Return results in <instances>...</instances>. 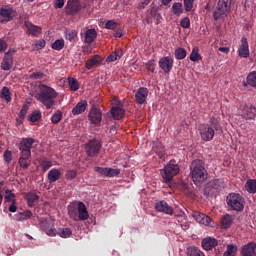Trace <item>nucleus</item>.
<instances>
[{
    "instance_id": "1",
    "label": "nucleus",
    "mask_w": 256,
    "mask_h": 256,
    "mask_svg": "<svg viewBox=\"0 0 256 256\" xmlns=\"http://www.w3.org/2000/svg\"><path fill=\"white\" fill-rule=\"evenodd\" d=\"M198 133L202 141H213L217 133H223V127L221 126L219 117L212 116L208 124H200L198 126Z\"/></svg>"
},
{
    "instance_id": "2",
    "label": "nucleus",
    "mask_w": 256,
    "mask_h": 256,
    "mask_svg": "<svg viewBox=\"0 0 256 256\" xmlns=\"http://www.w3.org/2000/svg\"><path fill=\"white\" fill-rule=\"evenodd\" d=\"M35 97L39 103L43 104L44 107L49 110L53 109V107L57 105L56 99L59 97V92H57L56 89L51 86L41 84Z\"/></svg>"
},
{
    "instance_id": "3",
    "label": "nucleus",
    "mask_w": 256,
    "mask_h": 256,
    "mask_svg": "<svg viewBox=\"0 0 256 256\" xmlns=\"http://www.w3.org/2000/svg\"><path fill=\"white\" fill-rule=\"evenodd\" d=\"M190 175L197 186L201 185V183L207 179L208 175L207 169L205 168V162L200 159L194 160L190 164Z\"/></svg>"
},
{
    "instance_id": "4",
    "label": "nucleus",
    "mask_w": 256,
    "mask_h": 256,
    "mask_svg": "<svg viewBox=\"0 0 256 256\" xmlns=\"http://www.w3.org/2000/svg\"><path fill=\"white\" fill-rule=\"evenodd\" d=\"M35 143V139L33 138H24L19 144L20 149V158L19 165L22 169L29 168V157H31V147Z\"/></svg>"
},
{
    "instance_id": "5",
    "label": "nucleus",
    "mask_w": 256,
    "mask_h": 256,
    "mask_svg": "<svg viewBox=\"0 0 256 256\" xmlns=\"http://www.w3.org/2000/svg\"><path fill=\"white\" fill-rule=\"evenodd\" d=\"M68 215L73 221H87L89 219V211L85 203H72L68 206Z\"/></svg>"
},
{
    "instance_id": "6",
    "label": "nucleus",
    "mask_w": 256,
    "mask_h": 256,
    "mask_svg": "<svg viewBox=\"0 0 256 256\" xmlns=\"http://www.w3.org/2000/svg\"><path fill=\"white\" fill-rule=\"evenodd\" d=\"M226 203L233 211H243L245 209V199L239 193L228 194Z\"/></svg>"
},
{
    "instance_id": "7",
    "label": "nucleus",
    "mask_w": 256,
    "mask_h": 256,
    "mask_svg": "<svg viewBox=\"0 0 256 256\" xmlns=\"http://www.w3.org/2000/svg\"><path fill=\"white\" fill-rule=\"evenodd\" d=\"M181 169L179 168V164L175 163V161L171 160L164 169L160 170L163 180L166 183H171L173 181V177L178 175Z\"/></svg>"
},
{
    "instance_id": "8",
    "label": "nucleus",
    "mask_w": 256,
    "mask_h": 256,
    "mask_svg": "<svg viewBox=\"0 0 256 256\" xmlns=\"http://www.w3.org/2000/svg\"><path fill=\"white\" fill-rule=\"evenodd\" d=\"M229 11H231V0H219L217 9L213 12L214 20L219 21L221 17H226Z\"/></svg>"
},
{
    "instance_id": "9",
    "label": "nucleus",
    "mask_w": 256,
    "mask_h": 256,
    "mask_svg": "<svg viewBox=\"0 0 256 256\" xmlns=\"http://www.w3.org/2000/svg\"><path fill=\"white\" fill-rule=\"evenodd\" d=\"M17 17V10L11 5L0 7V23H9Z\"/></svg>"
},
{
    "instance_id": "10",
    "label": "nucleus",
    "mask_w": 256,
    "mask_h": 256,
    "mask_svg": "<svg viewBox=\"0 0 256 256\" xmlns=\"http://www.w3.org/2000/svg\"><path fill=\"white\" fill-rule=\"evenodd\" d=\"M239 113L246 121H251L256 117V108L253 106L242 105L239 108Z\"/></svg>"
},
{
    "instance_id": "11",
    "label": "nucleus",
    "mask_w": 256,
    "mask_h": 256,
    "mask_svg": "<svg viewBox=\"0 0 256 256\" xmlns=\"http://www.w3.org/2000/svg\"><path fill=\"white\" fill-rule=\"evenodd\" d=\"M85 149L88 157H95L101 151V143L97 140H90L86 144Z\"/></svg>"
},
{
    "instance_id": "12",
    "label": "nucleus",
    "mask_w": 256,
    "mask_h": 256,
    "mask_svg": "<svg viewBox=\"0 0 256 256\" xmlns=\"http://www.w3.org/2000/svg\"><path fill=\"white\" fill-rule=\"evenodd\" d=\"M83 6L79 0H68L65 6V12L67 15H77L78 11H81Z\"/></svg>"
},
{
    "instance_id": "13",
    "label": "nucleus",
    "mask_w": 256,
    "mask_h": 256,
    "mask_svg": "<svg viewBox=\"0 0 256 256\" xmlns=\"http://www.w3.org/2000/svg\"><path fill=\"white\" fill-rule=\"evenodd\" d=\"M88 119L93 125H99L103 119V115L99 108L92 107L88 114Z\"/></svg>"
},
{
    "instance_id": "14",
    "label": "nucleus",
    "mask_w": 256,
    "mask_h": 256,
    "mask_svg": "<svg viewBox=\"0 0 256 256\" xmlns=\"http://www.w3.org/2000/svg\"><path fill=\"white\" fill-rule=\"evenodd\" d=\"M158 65L164 73H171V69H173V58H171V56L162 57Z\"/></svg>"
},
{
    "instance_id": "15",
    "label": "nucleus",
    "mask_w": 256,
    "mask_h": 256,
    "mask_svg": "<svg viewBox=\"0 0 256 256\" xmlns=\"http://www.w3.org/2000/svg\"><path fill=\"white\" fill-rule=\"evenodd\" d=\"M40 227L48 237H55L57 235V229H55V226L49 220H42Z\"/></svg>"
},
{
    "instance_id": "16",
    "label": "nucleus",
    "mask_w": 256,
    "mask_h": 256,
    "mask_svg": "<svg viewBox=\"0 0 256 256\" xmlns=\"http://www.w3.org/2000/svg\"><path fill=\"white\" fill-rule=\"evenodd\" d=\"M148 95H149V89H147L145 87H140L137 90V92L135 93L136 103L138 105H143V103H145V101H147Z\"/></svg>"
},
{
    "instance_id": "17",
    "label": "nucleus",
    "mask_w": 256,
    "mask_h": 256,
    "mask_svg": "<svg viewBox=\"0 0 256 256\" xmlns=\"http://www.w3.org/2000/svg\"><path fill=\"white\" fill-rule=\"evenodd\" d=\"M238 55L242 59L249 58V42H247V38L242 37L241 39V45L238 49Z\"/></svg>"
},
{
    "instance_id": "18",
    "label": "nucleus",
    "mask_w": 256,
    "mask_h": 256,
    "mask_svg": "<svg viewBox=\"0 0 256 256\" xmlns=\"http://www.w3.org/2000/svg\"><path fill=\"white\" fill-rule=\"evenodd\" d=\"M240 253L242 256H256V243L249 242L245 244L242 246Z\"/></svg>"
},
{
    "instance_id": "19",
    "label": "nucleus",
    "mask_w": 256,
    "mask_h": 256,
    "mask_svg": "<svg viewBox=\"0 0 256 256\" xmlns=\"http://www.w3.org/2000/svg\"><path fill=\"white\" fill-rule=\"evenodd\" d=\"M155 209L160 213H165L166 215H171L173 213V207L169 206V204L164 200L158 201L155 204Z\"/></svg>"
},
{
    "instance_id": "20",
    "label": "nucleus",
    "mask_w": 256,
    "mask_h": 256,
    "mask_svg": "<svg viewBox=\"0 0 256 256\" xmlns=\"http://www.w3.org/2000/svg\"><path fill=\"white\" fill-rule=\"evenodd\" d=\"M24 25L27 29L28 35H31L32 37H39V35H41V27L34 25L29 21H25Z\"/></svg>"
},
{
    "instance_id": "21",
    "label": "nucleus",
    "mask_w": 256,
    "mask_h": 256,
    "mask_svg": "<svg viewBox=\"0 0 256 256\" xmlns=\"http://www.w3.org/2000/svg\"><path fill=\"white\" fill-rule=\"evenodd\" d=\"M219 245V241L215 238L207 237L202 240V248L205 251H211L212 249H215Z\"/></svg>"
},
{
    "instance_id": "22",
    "label": "nucleus",
    "mask_w": 256,
    "mask_h": 256,
    "mask_svg": "<svg viewBox=\"0 0 256 256\" xmlns=\"http://www.w3.org/2000/svg\"><path fill=\"white\" fill-rule=\"evenodd\" d=\"M13 67V55H11L9 52H7L4 56V59L1 63V69L3 71H9Z\"/></svg>"
},
{
    "instance_id": "23",
    "label": "nucleus",
    "mask_w": 256,
    "mask_h": 256,
    "mask_svg": "<svg viewBox=\"0 0 256 256\" xmlns=\"http://www.w3.org/2000/svg\"><path fill=\"white\" fill-rule=\"evenodd\" d=\"M49 183H55L61 179V170L57 168H52L47 175Z\"/></svg>"
},
{
    "instance_id": "24",
    "label": "nucleus",
    "mask_w": 256,
    "mask_h": 256,
    "mask_svg": "<svg viewBox=\"0 0 256 256\" xmlns=\"http://www.w3.org/2000/svg\"><path fill=\"white\" fill-rule=\"evenodd\" d=\"M111 115L113 119H123V116L125 115V110L121 106L115 105L111 109Z\"/></svg>"
},
{
    "instance_id": "25",
    "label": "nucleus",
    "mask_w": 256,
    "mask_h": 256,
    "mask_svg": "<svg viewBox=\"0 0 256 256\" xmlns=\"http://www.w3.org/2000/svg\"><path fill=\"white\" fill-rule=\"evenodd\" d=\"M87 110V101L83 100L78 102L77 105L72 109L73 115H81V113H85Z\"/></svg>"
},
{
    "instance_id": "26",
    "label": "nucleus",
    "mask_w": 256,
    "mask_h": 256,
    "mask_svg": "<svg viewBox=\"0 0 256 256\" xmlns=\"http://www.w3.org/2000/svg\"><path fill=\"white\" fill-rule=\"evenodd\" d=\"M97 39V31L93 28L86 30L85 32V43L91 45Z\"/></svg>"
},
{
    "instance_id": "27",
    "label": "nucleus",
    "mask_w": 256,
    "mask_h": 256,
    "mask_svg": "<svg viewBox=\"0 0 256 256\" xmlns=\"http://www.w3.org/2000/svg\"><path fill=\"white\" fill-rule=\"evenodd\" d=\"M209 187L215 191H221V189L225 187V182H223V179H216L208 184V188Z\"/></svg>"
},
{
    "instance_id": "28",
    "label": "nucleus",
    "mask_w": 256,
    "mask_h": 256,
    "mask_svg": "<svg viewBox=\"0 0 256 256\" xmlns=\"http://www.w3.org/2000/svg\"><path fill=\"white\" fill-rule=\"evenodd\" d=\"M27 203L30 207H35V203L39 201V195L35 192H30L26 195Z\"/></svg>"
},
{
    "instance_id": "29",
    "label": "nucleus",
    "mask_w": 256,
    "mask_h": 256,
    "mask_svg": "<svg viewBox=\"0 0 256 256\" xmlns=\"http://www.w3.org/2000/svg\"><path fill=\"white\" fill-rule=\"evenodd\" d=\"M187 256H205V253L195 246H190L186 250Z\"/></svg>"
},
{
    "instance_id": "30",
    "label": "nucleus",
    "mask_w": 256,
    "mask_h": 256,
    "mask_svg": "<svg viewBox=\"0 0 256 256\" xmlns=\"http://www.w3.org/2000/svg\"><path fill=\"white\" fill-rule=\"evenodd\" d=\"M245 190L248 193L255 194L256 193V179H249L245 184Z\"/></svg>"
},
{
    "instance_id": "31",
    "label": "nucleus",
    "mask_w": 256,
    "mask_h": 256,
    "mask_svg": "<svg viewBox=\"0 0 256 256\" xmlns=\"http://www.w3.org/2000/svg\"><path fill=\"white\" fill-rule=\"evenodd\" d=\"M202 59L203 57L199 54V48L194 47L190 54V61H192V63H197V61H201Z\"/></svg>"
},
{
    "instance_id": "32",
    "label": "nucleus",
    "mask_w": 256,
    "mask_h": 256,
    "mask_svg": "<svg viewBox=\"0 0 256 256\" xmlns=\"http://www.w3.org/2000/svg\"><path fill=\"white\" fill-rule=\"evenodd\" d=\"M222 229H229V227H231V225L233 224V216L226 214L222 220Z\"/></svg>"
},
{
    "instance_id": "33",
    "label": "nucleus",
    "mask_w": 256,
    "mask_h": 256,
    "mask_svg": "<svg viewBox=\"0 0 256 256\" xmlns=\"http://www.w3.org/2000/svg\"><path fill=\"white\" fill-rule=\"evenodd\" d=\"M0 97L1 99H5V101L7 103H10L11 101V91L9 90V88L7 86H4L1 90L0 93Z\"/></svg>"
},
{
    "instance_id": "34",
    "label": "nucleus",
    "mask_w": 256,
    "mask_h": 256,
    "mask_svg": "<svg viewBox=\"0 0 256 256\" xmlns=\"http://www.w3.org/2000/svg\"><path fill=\"white\" fill-rule=\"evenodd\" d=\"M153 149L155 153H157L158 157H160V159H163V157L165 156V147H163V144L158 142L153 146Z\"/></svg>"
},
{
    "instance_id": "35",
    "label": "nucleus",
    "mask_w": 256,
    "mask_h": 256,
    "mask_svg": "<svg viewBox=\"0 0 256 256\" xmlns=\"http://www.w3.org/2000/svg\"><path fill=\"white\" fill-rule=\"evenodd\" d=\"M235 255H237V245L229 244L223 256H235Z\"/></svg>"
},
{
    "instance_id": "36",
    "label": "nucleus",
    "mask_w": 256,
    "mask_h": 256,
    "mask_svg": "<svg viewBox=\"0 0 256 256\" xmlns=\"http://www.w3.org/2000/svg\"><path fill=\"white\" fill-rule=\"evenodd\" d=\"M31 217H33L31 211L21 212L16 215V221H27V219H31Z\"/></svg>"
},
{
    "instance_id": "37",
    "label": "nucleus",
    "mask_w": 256,
    "mask_h": 256,
    "mask_svg": "<svg viewBox=\"0 0 256 256\" xmlns=\"http://www.w3.org/2000/svg\"><path fill=\"white\" fill-rule=\"evenodd\" d=\"M99 65V56H94L87 60L86 69H93V67H97Z\"/></svg>"
},
{
    "instance_id": "38",
    "label": "nucleus",
    "mask_w": 256,
    "mask_h": 256,
    "mask_svg": "<svg viewBox=\"0 0 256 256\" xmlns=\"http://www.w3.org/2000/svg\"><path fill=\"white\" fill-rule=\"evenodd\" d=\"M172 10H173L174 15H177V17L181 16L183 13V4L180 2H175L172 5Z\"/></svg>"
},
{
    "instance_id": "39",
    "label": "nucleus",
    "mask_w": 256,
    "mask_h": 256,
    "mask_svg": "<svg viewBox=\"0 0 256 256\" xmlns=\"http://www.w3.org/2000/svg\"><path fill=\"white\" fill-rule=\"evenodd\" d=\"M246 81L248 85H250L251 87H255L256 89V71L250 72L246 78Z\"/></svg>"
},
{
    "instance_id": "40",
    "label": "nucleus",
    "mask_w": 256,
    "mask_h": 256,
    "mask_svg": "<svg viewBox=\"0 0 256 256\" xmlns=\"http://www.w3.org/2000/svg\"><path fill=\"white\" fill-rule=\"evenodd\" d=\"M175 58L178 60L185 59L187 57V51L184 48H177L174 51Z\"/></svg>"
},
{
    "instance_id": "41",
    "label": "nucleus",
    "mask_w": 256,
    "mask_h": 256,
    "mask_svg": "<svg viewBox=\"0 0 256 256\" xmlns=\"http://www.w3.org/2000/svg\"><path fill=\"white\" fill-rule=\"evenodd\" d=\"M70 91H79V81L76 78H68Z\"/></svg>"
},
{
    "instance_id": "42",
    "label": "nucleus",
    "mask_w": 256,
    "mask_h": 256,
    "mask_svg": "<svg viewBox=\"0 0 256 256\" xmlns=\"http://www.w3.org/2000/svg\"><path fill=\"white\" fill-rule=\"evenodd\" d=\"M58 235L63 239H67L73 235V231L70 228H62L59 230Z\"/></svg>"
},
{
    "instance_id": "43",
    "label": "nucleus",
    "mask_w": 256,
    "mask_h": 256,
    "mask_svg": "<svg viewBox=\"0 0 256 256\" xmlns=\"http://www.w3.org/2000/svg\"><path fill=\"white\" fill-rule=\"evenodd\" d=\"M41 119V111L35 110L29 115V121L31 123H37Z\"/></svg>"
},
{
    "instance_id": "44",
    "label": "nucleus",
    "mask_w": 256,
    "mask_h": 256,
    "mask_svg": "<svg viewBox=\"0 0 256 256\" xmlns=\"http://www.w3.org/2000/svg\"><path fill=\"white\" fill-rule=\"evenodd\" d=\"M52 49H54V51H61V49H63V47H65V40L63 39H58L56 40L53 44H52Z\"/></svg>"
},
{
    "instance_id": "45",
    "label": "nucleus",
    "mask_w": 256,
    "mask_h": 256,
    "mask_svg": "<svg viewBox=\"0 0 256 256\" xmlns=\"http://www.w3.org/2000/svg\"><path fill=\"white\" fill-rule=\"evenodd\" d=\"M63 119V112L57 110L51 117V121L54 125H57Z\"/></svg>"
},
{
    "instance_id": "46",
    "label": "nucleus",
    "mask_w": 256,
    "mask_h": 256,
    "mask_svg": "<svg viewBox=\"0 0 256 256\" xmlns=\"http://www.w3.org/2000/svg\"><path fill=\"white\" fill-rule=\"evenodd\" d=\"M40 167L43 173H45L46 171H49L51 167H53V162L51 160H43L40 164Z\"/></svg>"
},
{
    "instance_id": "47",
    "label": "nucleus",
    "mask_w": 256,
    "mask_h": 256,
    "mask_svg": "<svg viewBox=\"0 0 256 256\" xmlns=\"http://www.w3.org/2000/svg\"><path fill=\"white\" fill-rule=\"evenodd\" d=\"M200 224L205 225L206 227H213L214 222H213V219H211V217L204 214Z\"/></svg>"
},
{
    "instance_id": "48",
    "label": "nucleus",
    "mask_w": 256,
    "mask_h": 256,
    "mask_svg": "<svg viewBox=\"0 0 256 256\" xmlns=\"http://www.w3.org/2000/svg\"><path fill=\"white\" fill-rule=\"evenodd\" d=\"M121 174L120 169H115V168H108L106 177H117V175Z\"/></svg>"
},
{
    "instance_id": "49",
    "label": "nucleus",
    "mask_w": 256,
    "mask_h": 256,
    "mask_svg": "<svg viewBox=\"0 0 256 256\" xmlns=\"http://www.w3.org/2000/svg\"><path fill=\"white\" fill-rule=\"evenodd\" d=\"M27 111H29V106L27 104H24L19 113V119H21V121H23V119L27 117Z\"/></svg>"
},
{
    "instance_id": "50",
    "label": "nucleus",
    "mask_w": 256,
    "mask_h": 256,
    "mask_svg": "<svg viewBox=\"0 0 256 256\" xmlns=\"http://www.w3.org/2000/svg\"><path fill=\"white\" fill-rule=\"evenodd\" d=\"M180 26L183 29H189V27H191V20L189 19V17L182 18L180 21Z\"/></svg>"
},
{
    "instance_id": "51",
    "label": "nucleus",
    "mask_w": 256,
    "mask_h": 256,
    "mask_svg": "<svg viewBox=\"0 0 256 256\" xmlns=\"http://www.w3.org/2000/svg\"><path fill=\"white\" fill-rule=\"evenodd\" d=\"M65 35H66V39L68 41H73V39H75V37H77V31H75V30H67L65 32Z\"/></svg>"
},
{
    "instance_id": "52",
    "label": "nucleus",
    "mask_w": 256,
    "mask_h": 256,
    "mask_svg": "<svg viewBox=\"0 0 256 256\" xmlns=\"http://www.w3.org/2000/svg\"><path fill=\"white\" fill-rule=\"evenodd\" d=\"M193 3L195 0H184V9L189 13V11L193 10Z\"/></svg>"
},
{
    "instance_id": "53",
    "label": "nucleus",
    "mask_w": 256,
    "mask_h": 256,
    "mask_svg": "<svg viewBox=\"0 0 256 256\" xmlns=\"http://www.w3.org/2000/svg\"><path fill=\"white\" fill-rule=\"evenodd\" d=\"M204 216H205V214H203L201 212L194 211L192 213V217H193V219H195V221H197V223H201L203 221Z\"/></svg>"
},
{
    "instance_id": "54",
    "label": "nucleus",
    "mask_w": 256,
    "mask_h": 256,
    "mask_svg": "<svg viewBox=\"0 0 256 256\" xmlns=\"http://www.w3.org/2000/svg\"><path fill=\"white\" fill-rule=\"evenodd\" d=\"M5 200L13 203L15 201V194L11 190H5Z\"/></svg>"
},
{
    "instance_id": "55",
    "label": "nucleus",
    "mask_w": 256,
    "mask_h": 256,
    "mask_svg": "<svg viewBox=\"0 0 256 256\" xmlns=\"http://www.w3.org/2000/svg\"><path fill=\"white\" fill-rule=\"evenodd\" d=\"M65 177L69 181H72V179H75V177H77V171L76 170H68L65 174Z\"/></svg>"
},
{
    "instance_id": "56",
    "label": "nucleus",
    "mask_w": 256,
    "mask_h": 256,
    "mask_svg": "<svg viewBox=\"0 0 256 256\" xmlns=\"http://www.w3.org/2000/svg\"><path fill=\"white\" fill-rule=\"evenodd\" d=\"M5 163H9L10 161H13V153L11 151L6 150L3 154Z\"/></svg>"
},
{
    "instance_id": "57",
    "label": "nucleus",
    "mask_w": 256,
    "mask_h": 256,
    "mask_svg": "<svg viewBox=\"0 0 256 256\" xmlns=\"http://www.w3.org/2000/svg\"><path fill=\"white\" fill-rule=\"evenodd\" d=\"M105 29H117V22L114 20H108L105 24Z\"/></svg>"
},
{
    "instance_id": "58",
    "label": "nucleus",
    "mask_w": 256,
    "mask_h": 256,
    "mask_svg": "<svg viewBox=\"0 0 256 256\" xmlns=\"http://www.w3.org/2000/svg\"><path fill=\"white\" fill-rule=\"evenodd\" d=\"M146 66H147V71H149L150 73L155 72V60H149L146 63Z\"/></svg>"
},
{
    "instance_id": "59",
    "label": "nucleus",
    "mask_w": 256,
    "mask_h": 256,
    "mask_svg": "<svg viewBox=\"0 0 256 256\" xmlns=\"http://www.w3.org/2000/svg\"><path fill=\"white\" fill-rule=\"evenodd\" d=\"M95 171L96 173H99V175H102L103 177H107L108 168L96 167Z\"/></svg>"
},
{
    "instance_id": "60",
    "label": "nucleus",
    "mask_w": 256,
    "mask_h": 256,
    "mask_svg": "<svg viewBox=\"0 0 256 256\" xmlns=\"http://www.w3.org/2000/svg\"><path fill=\"white\" fill-rule=\"evenodd\" d=\"M54 7L55 9H63L65 7V0H55Z\"/></svg>"
},
{
    "instance_id": "61",
    "label": "nucleus",
    "mask_w": 256,
    "mask_h": 256,
    "mask_svg": "<svg viewBox=\"0 0 256 256\" xmlns=\"http://www.w3.org/2000/svg\"><path fill=\"white\" fill-rule=\"evenodd\" d=\"M45 77V74L41 72H34L30 75V79H43Z\"/></svg>"
},
{
    "instance_id": "62",
    "label": "nucleus",
    "mask_w": 256,
    "mask_h": 256,
    "mask_svg": "<svg viewBox=\"0 0 256 256\" xmlns=\"http://www.w3.org/2000/svg\"><path fill=\"white\" fill-rule=\"evenodd\" d=\"M45 48V40H38L35 43V49H37V51H39V49H43Z\"/></svg>"
},
{
    "instance_id": "63",
    "label": "nucleus",
    "mask_w": 256,
    "mask_h": 256,
    "mask_svg": "<svg viewBox=\"0 0 256 256\" xmlns=\"http://www.w3.org/2000/svg\"><path fill=\"white\" fill-rule=\"evenodd\" d=\"M3 51H7V42H5L3 39H0V53H3Z\"/></svg>"
},
{
    "instance_id": "64",
    "label": "nucleus",
    "mask_w": 256,
    "mask_h": 256,
    "mask_svg": "<svg viewBox=\"0 0 256 256\" xmlns=\"http://www.w3.org/2000/svg\"><path fill=\"white\" fill-rule=\"evenodd\" d=\"M117 59H118L117 55H115V52H114L107 57L106 61L107 63H113L114 61H117Z\"/></svg>"
}]
</instances>
